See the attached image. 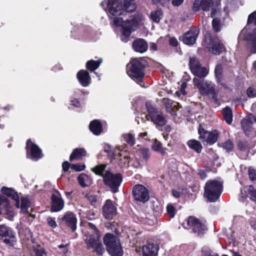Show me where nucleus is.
Listing matches in <instances>:
<instances>
[{"mask_svg": "<svg viewBox=\"0 0 256 256\" xmlns=\"http://www.w3.org/2000/svg\"><path fill=\"white\" fill-rule=\"evenodd\" d=\"M107 8L108 16L114 24L121 27L122 40L126 42L132 32L138 28L139 23L134 18L124 21L120 16L135 10L136 6L134 0H108Z\"/></svg>", "mask_w": 256, "mask_h": 256, "instance_id": "nucleus-1", "label": "nucleus"}, {"mask_svg": "<svg viewBox=\"0 0 256 256\" xmlns=\"http://www.w3.org/2000/svg\"><path fill=\"white\" fill-rule=\"evenodd\" d=\"M87 226L89 230L84 235V241L86 248L92 249L98 255H102L105 252L100 240V234L96 226L92 223L88 222Z\"/></svg>", "mask_w": 256, "mask_h": 256, "instance_id": "nucleus-2", "label": "nucleus"}, {"mask_svg": "<svg viewBox=\"0 0 256 256\" xmlns=\"http://www.w3.org/2000/svg\"><path fill=\"white\" fill-rule=\"evenodd\" d=\"M241 34H244V38L248 41V48L252 54L256 53V10L249 15L247 24Z\"/></svg>", "mask_w": 256, "mask_h": 256, "instance_id": "nucleus-3", "label": "nucleus"}, {"mask_svg": "<svg viewBox=\"0 0 256 256\" xmlns=\"http://www.w3.org/2000/svg\"><path fill=\"white\" fill-rule=\"evenodd\" d=\"M106 167V164H100L92 168V170L96 174L102 176L104 184L110 188L113 192L116 193L122 181V178L120 174H114L108 170L103 174Z\"/></svg>", "mask_w": 256, "mask_h": 256, "instance_id": "nucleus-4", "label": "nucleus"}, {"mask_svg": "<svg viewBox=\"0 0 256 256\" xmlns=\"http://www.w3.org/2000/svg\"><path fill=\"white\" fill-rule=\"evenodd\" d=\"M146 65V62L142 58L132 59L128 66V76L137 82H142L144 75V69Z\"/></svg>", "mask_w": 256, "mask_h": 256, "instance_id": "nucleus-5", "label": "nucleus"}, {"mask_svg": "<svg viewBox=\"0 0 256 256\" xmlns=\"http://www.w3.org/2000/svg\"><path fill=\"white\" fill-rule=\"evenodd\" d=\"M222 189V182L214 180H209L204 188V196L209 202H214L220 198Z\"/></svg>", "mask_w": 256, "mask_h": 256, "instance_id": "nucleus-6", "label": "nucleus"}, {"mask_svg": "<svg viewBox=\"0 0 256 256\" xmlns=\"http://www.w3.org/2000/svg\"><path fill=\"white\" fill-rule=\"evenodd\" d=\"M103 241L107 252L111 256H122L123 250L117 236L110 233L106 234Z\"/></svg>", "mask_w": 256, "mask_h": 256, "instance_id": "nucleus-7", "label": "nucleus"}, {"mask_svg": "<svg viewBox=\"0 0 256 256\" xmlns=\"http://www.w3.org/2000/svg\"><path fill=\"white\" fill-rule=\"evenodd\" d=\"M146 108L151 120L155 124L163 126L166 124L165 118L160 110L153 107L149 102L146 103Z\"/></svg>", "mask_w": 256, "mask_h": 256, "instance_id": "nucleus-8", "label": "nucleus"}, {"mask_svg": "<svg viewBox=\"0 0 256 256\" xmlns=\"http://www.w3.org/2000/svg\"><path fill=\"white\" fill-rule=\"evenodd\" d=\"M186 224H187L186 226H185L186 224H184L186 228H192L193 232L199 236L203 235L206 230L205 225L202 224L199 220L192 216L188 218Z\"/></svg>", "mask_w": 256, "mask_h": 256, "instance_id": "nucleus-9", "label": "nucleus"}, {"mask_svg": "<svg viewBox=\"0 0 256 256\" xmlns=\"http://www.w3.org/2000/svg\"><path fill=\"white\" fill-rule=\"evenodd\" d=\"M193 82L194 85L196 86L202 94L211 95L216 91L214 84L210 82H204V80L194 78L193 79Z\"/></svg>", "mask_w": 256, "mask_h": 256, "instance_id": "nucleus-10", "label": "nucleus"}, {"mask_svg": "<svg viewBox=\"0 0 256 256\" xmlns=\"http://www.w3.org/2000/svg\"><path fill=\"white\" fill-rule=\"evenodd\" d=\"M204 42L209 50L212 54L218 55L222 52L224 48L223 44L218 38H213L210 35H207L205 37Z\"/></svg>", "mask_w": 256, "mask_h": 256, "instance_id": "nucleus-11", "label": "nucleus"}, {"mask_svg": "<svg viewBox=\"0 0 256 256\" xmlns=\"http://www.w3.org/2000/svg\"><path fill=\"white\" fill-rule=\"evenodd\" d=\"M26 149L27 157L32 160H38L42 157L41 150L30 140H28L26 142Z\"/></svg>", "mask_w": 256, "mask_h": 256, "instance_id": "nucleus-12", "label": "nucleus"}, {"mask_svg": "<svg viewBox=\"0 0 256 256\" xmlns=\"http://www.w3.org/2000/svg\"><path fill=\"white\" fill-rule=\"evenodd\" d=\"M199 138L202 142L210 144L215 143L218 138V132L216 130L209 132L205 130L203 128L200 127L198 130Z\"/></svg>", "mask_w": 256, "mask_h": 256, "instance_id": "nucleus-13", "label": "nucleus"}, {"mask_svg": "<svg viewBox=\"0 0 256 256\" xmlns=\"http://www.w3.org/2000/svg\"><path fill=\"white\" fill-rule=\"evenodd\" d=\"M132 194L135 200L144 203L148 201L150 198L148 190L144 186L140 184L134 186Z\"/></svg>", "mask_w": 256, "mask_h": 256, "instance_id": "nucleus-14", "label": "nucleus"}, {"mask_svg": "<svg viewBox=\"0 0 256 256\" xmlns=\"http://www.w3.org/2000/svg\"><path fill=\"white\" fill-rule=\"evenodd\" d=\"M199 32L200 30L198 28L195 27L191 28L183 36L182 41L184 43L187 45H192L195 44Z\"/></svg>", "mask_w": 256, "mask_h": 256, "instance_id": "nucleus-15", "label": "nucleus"}, {"mask_svg": "<svg viewBox=\"0 0 256 256\" xmlns=\"http://www.w3.org/2000/svg\"><path fill=\"white\" fill-rule=\"evenodd\" d=\"M116 213V208L113 202L110 200H106L102 207V214L106 219H112Z\"/></svg>", "mask_w": 256, "mask_h": 256, "instance_id": "nucleus-16", "label": "nucleus"}, {"mask_svg": "<svg viewBox=\"0 0 256 256\" xmlns=\"http://www.w3.org/2000/svg\"><path fill=\"white\" fill-rule=\"evenodd\" d=\"M254 120V116L252 114H250L241 122L242 128L246 134L248 136L250 135V132H253Z\"/></svg>", "mask_w": 256, "mask_h": 256, "instance_id": "nucleus-17", "label": "nucleus"}, {"mask_svg": "<svg viewBox=\"0 0 256 256\" xmlns=\"http://www.w3.org/2000/svg\"><path fill=\"white\" fill-rule=\"evenodd\" d=\"M14 236V233L10 228L4 225H0V240L6 244H10L11 239Z\"/></svg>", "mask_w": 256, "mask_h": 256, "instance_id": "nucleus-18", "label": "nucleus"}, {"mask_svg": "<svg viewBox=\"0 0 256 256\" xmlns=\"http://www.w3.org/2000/svg\"><path fill=\"white\" fill-rule=\"evenodd\" d=\"M158 250V245L148 242L142 248L143 256H156Z\"/></svg>", "mask_w": 256, "mask_h": 256, "instance_id": "nucleus-19", "label": "nucleus"}, {"mask_svg": "<svg viewBox=\"0 0 256 256\" xmlns=\"http://www.w3.org/2000/svg\"><path fill=\"white\" fill-rule=\"evenodd\" d=\"M62 221L68 226L70 228L72 231L76 228L77 219L76 216L72 212H66L62 218Z\"/></svg>", "mask_w": 256, "mask_h": 256, "instance_id": "nucleus-20", "label": "nucleus"}, {"mask_svg": "<svg viewBox=\"0 0 256 256\" xmlns=\"http://www.w3.org/2000/svg\"><path fill=\"white\" fill-rule=\"evenodd\" d=\"M51 210L57 212L61 210L64 206V202L60 196L53 194L51 197Z\"/></svg>", "mask_w": 256, "mask_h": 256, "instance_id": "nucleus-21", "label": "nucleus"}, {"mask_svg": "<svg viewBox=\"0 0 256 256\" xmlns=\"http://www.w3.org/2000/svg\"><path fill=\"white\" fill-rule=\"evenodd\" d=\"M77 78L83 86H87L90 83V77L85 70H80L77 74Z\"/></svg>", "mask_w": 256, "mask_h": 256, "instance_id": "nucleus-22", "label": "nucleus"}, {"mask_svg": "<svg viewBox=\"0 0 256 256\" xmlns=\"http://www.w3.org/2000/svg\"><path fill=\"white\" fill-rule=\"evenodd\" d=\"M134 50L137 52L142 53L145 52L148 48L147 42L143 39H138L132 43Z\"/></svg>", "mask_w": 256, "mask_h": 256, "instance_id": "nucleus-23", "label": "nucleus"}, {"mask_svg": "<svg viewBox=\"0 0 256 256\" xmlns=\"http://www.w3.org/2000/svg\"><path fill=\"white\" fill-rule=\"evenodd\" d=\"M218 12L214 8H212L210 16L214 18L212 21V25L213 29L216 32H220L222 28V25L218 18Z\"/></svg>", "mask_w": 256, "mask_h": 256, "instance_id": "nucleus-24", "label": "nucleus"}, {"mask_svg": "<svg viewBox=\"0 0 256 256\" xmlns=\"http://www.w3.org/2000/svg\"><path fill=\"white\" fill-rule=\"evenodd\" d=\"M86 151L83 148H77L74 150L70 156V160H80L82 157L86 156Z\"/></svg>", "mask_w": 256, "mask_h": 256, "instance_id": "nucleus-25", "label": "nucleus"}, {"mask_svg": "<svg viewBox=\"0 0 256 256\" xmlns=\"http://www.w3.org/2000/svg\"><path fill=\"white\" fill-rule=\"evenodd\" d=\"M90 130L95 135H99L102 132V128L100 122L94 120L89 126Z\"/></svg>", "mask_w": 256, "mask_h": 256, "instance_id": "nucleus-26", "label": "nucleus"}, {"mask_svg": "<svg viewBox=\"0 0 256 256\" xmlns=\"http://www.w3.org/2000/svg\"><path fill=\"white\" fill-rule=\"evenodd\" d=\"M222 115L225 121L228 124H230L232 122V110L228 106L222 109Z\"/></svg>", "mask_w": 256, "mask_h": 256, "instance_id": "nucleus-27", "label": "nucleus"}, {"mask_svg": "<svg viewBox=\"0 0 256 256\" xmlns=\"http://www.w3.org/2000/svg\"><path fill=\"white\" fill-rule=\"evenodd\" d=\"M78 180L79 184L84 188L88 186L92 183L91 179L89 176L84 174H80L78 176Z\"/></svg>", "mask_w": 256, "mask_h": 256, "instance_id": "nucleus-28", "label": "nucleus"}, {"mask_svg": "<svg viewBox=\"0 0 256 256\" xmlns=\"http://www.w3.org/2000/svg\"><path fill=\"white\" fill-rule=\"evenodd\" d=\"M188 146L192 149L200 153L202 149V146L200 142L195 140H190L187 142Z\"/></svg>", "mask_w": 256, "mask_h": 256, "instance_id": "nucleus-29", "label": "nucleus"}, {"mask_svg": "<svg viewBox=\"0 0 256 256\" xmlns=\"http://www.w3.org/2000/svg\"><path fill=\"white\" fill-rule=\"evenodd\" d=\"M102 62V59H100L96 61L90 60L86 62V68L90 70L93 72L99 67Z\"/></svg>", "mask_w": 256, "mask_h": 256, "instance_id": "nucleus-30", "label": "nucleus"}, {"mask_svg": "<svg viewBox=\"0 0 256 256\" xmlns=\"http://www.w3.org/2000/svg\"><path fill=\"white\" fill-rule=\"evenodd\" d=\"M192 74L198 77L203 78L208 74V70L206 68L200 66L196 68V72H194Z\"/></svg>", "mask_w": 256, "mask_h": 256, "instance_id": "nucleus-31", "label": "nucleus"}, {"mask_svg": "<svg viewBox=\"0 0 256 256\" xmlns=\"http://www.w3.org/2000/svg\"><path fill=\"white\" fill-rule=\"evenodd\" d=\"M150 16L152 20L155 22H159L160 20L162 18L163 14L161 10H158L155 11H152L150 13Z\"/></svg>", "mask_w": 256, "mask_h": 256, "instance_id": "nucleus-32", "label": "nucleus"}, {"mask_svg": "<svg viewBox=\"0 0 256 256\" xmlns=\"http://www.w3.org/2000/svg\"><path fill=\"white\" fill-rule=\"evenodd\" d=\"M244 190L251 200L256 201V190L254 189L252 186H246L244 188Z\"/></svg>", "mask_w": 256, "mask_h": 256, "instance_id": "nucleus-33", "label": "nucleus"}, {"mask_svg": "<svg viewBox=\"0 0 256 256\" xmlns=\"http://www.w3.org/2000/svg\"><path fill=\"white\" fill-rule=\"evenodd\" d=\"M122 138L131 146H134L136 142L134 135L130 133L123 134L122 136Z\"/></svg>", "mask_w": 256, "mask_h": 256, "instance_id": "nucleus-34", "label": "nucleus"}, {"mask_svg": "<svg viewBox=\"0 0 256 256\" xmlns=\"http://www.w3.org/2000/svg\"><path fill=\"white\" fill-rule=\"evenodd\" d=\"M152 148L154 151L160 152L162 155H164L166 154L165 148H162V143L156 139L154 140V142L152 146Z\"/></svg>", "mask_w": 256, "mask_h": 256, "instance_id": "nucleus-35", "label": "nucleus"}, {"mask_svg": "<svg viewBox=\"0 0 256 256\" xmlns=\"http://www.w3.org/2000/svg\"><path fill=\"white\" fill-rule=\"evenodd\" d=\"M189 66L192 72H196V68L201 66L199 60L196 58H190Z\"/></svg>", "mask_w": 256, "mask_h": 256, "instance_id": "nucleus-36", "label": "nucleus"}, {"mask_svg": "<svg viewBox=\"0 0 256 256\" xmlns=\"http://www.w3.org/2000/svg\"><path fill=\"white\" fill-rule=\"evenodd\" d=\"M30 202L28 199L26 198H21V210L23 213L28 212V208L30 206Z\"/></svg>", "mask_w": 256, "mask_h": 256, "instance_id": "nucleus-37", "label": "nucleus"}, {"mask_svg": "<svg viewBox=\"0 0 256 256\" xmlns=\"http://www.w3.org/2000/svg\"><path fill=\"white\" fill-rule=\"evenodd\" d=\"M212 4V0H201V8L204 11L208 12Z\"/></svg>", "mask_w": 256, "mask_h": 256, "instance_id": "nucleus-38", "label": "nucleus"}, {"mask_svg": "<svg viewBox=\"0 0 256 256\" xmlns=\"http://www.w3.org/2000/svg\"><path fill=\"white\" fill-rule=\"evenodd\" d=\"M166 211L168 214L172 218L174 217L176 212V208L172 204H169L166 207Z\"/></svg>", "mask_w": 256, "mask_h": 256, "instance_id": "nucleus-39", "label": "nucleus"}, {"mask_svg": "<svg viewBox=\"0 0 256 256\" xmlns=\"http://www.w3.org/2000/svg\"><path fill=\"white\" fill-rule=\"evenodd\" d=\"M222 148L228 152L231 151L234 148V145L232 141L228 140L222 144Z\"/></svg>", "mask_w": 256, "mask_h": 256, "instance_id": "nucleus-40", "label": "nucleus"}, {"mask_svg": "<svg viewBox=\"0 0 256 256\" xmlns=\"http://www.w3.org/2000/svg\"><path fill=\"white\" fill-rule=\"evenodd\" d=\"M172 108H167V110L168 112H170L172 115L176 116V112L174 111V108H176V110H178L181 107V106L180 105L179 103L176 102L173 106H172Z\"/></svg>", "mask_w": 256, "mask_h": 256, "instance_id": "nucleus-41", "label": "nucleus"}, {"mask_svg": "<svg viewBox=\"0 0 256 256\" xmlns=\"http://www.w3.org/2000/svg\"><path fill=\"white\" fill-rule=\"evenodd\" d=\"M140 154L142 156V158L146 160H147L150 157V150L148 148H142L140 150Z\"/></svg>", "mask_w": 256, "mask_h": 256, "instance_id": "nucleus-42", "label": "nucleus"}, {"mask_svg": "<svg viewBox=\"0 0 256 256\" xmlns=\"http://www.w3.org/2000/svg\"><path fill=\"white\" fill-rule=\"evenodd\" d=\"M48 224L53 228H55L57 226V224L54 218L52 217H48L46 219Z\"/></svg>", "mask_w": 256, "mask_h": 256, "instance_id": "nucleus-43", "label": "nucleus"}, {"mask_svg": "<svg viewBox=\"0 0 256 256\" xmlns=\"http://www.w3.org/2000/svg\"><path fill=\"white\" fill-rule=\"evenodd\" d=\"M186 86V84L185 82H183L181 84V89L180 91H177L176 92V95L178 96H180V94H182L183 96H184L186 94L185 92V88Z\"/></svg>", "mask_w": 256, "mask_h": 256, "instance_id": "nucleus-44", "label": "nucleus"}, {"mask_svg": "<svg viewBox=\"0 0 256 256\" xmlns=\"http://www.w3.org/2000/svg\"><path fill=\"white\" fill-rule=\"evenodd\" d=\"M248 172L249 178L252 180H254L256 179V170L254 168H250Z\"/></svg>", "mask_w": 256, "mask_h": 256, "instance_id": "nucleus-45", "label": "nucleus"}, {"mask_svg": "<svg viewBox=\"0 0 256 256\" xmlns=\"http://www.w3.org/2000/svg\"><path fill=\"white\" fill-rule=\"evenodd\" d=\"M222 72V66L220 64H218L216 66L215 68V74L216 78H219L220 77V75Z\"/></svg>", "mask_w": 256, "mask_h": 256, "instance_id": "nucleus-46", "label": "nucleus"}, {"mask_svg": "<svg viewBox=\"0 0 256 256\" xmlns=\"http://www.w3.org/2000/svg\"><path fill=\"white\" fill-rule=\"evenodd\" d=\"M70 166L72 168L78 172L82 171L85 168V166L84 164L80 165L72 164Z\"/></svg>", "mask_w": 256, "mask_h": 256, "instance_id": "nucleus-47", "label": "nucleus"}, {"mask_svg": "<svg viewBox=\"0 0 256 256\" xmlns=\"http://www.w3.org/2000/svg\"><path fill=\"white\" fill-rule=\"evenodd\" d=\"M201 8V0H195L193 4L192 10L195 12H198Z\"/></svg>", "mask_w": 256, "mask_h": 256, "instance_id": "nucleus-48", "label": "nucleus"}, {"mask_svg": "<svg viewBox=\"0 0 256 256\" xmlns=\"http://www.w3.org/2000/svg\"><path fill=\"white\" fill-rule=\"evenodd\" d=\"M226 234L228 238L230 240V243L234 242L235 241V236L233 232H232V230L230 228L228 231L227 232Z\"/></svg>", "mask_w": 256, "mask_h": 256, "instance_id": "nucleus-49", "label": "nucleus"}, {"mask_svg": "<svg viewBox=\"0 0 256 256\" xmlns=\"http://www.w3.org/2000/svg\"><path fill=\"white\" fill-rule=\"evenodd\" d=\"M86 198L93 204L96 202V197L94 195L86 194Z\"/></svg>", "mask_w": 256, "mask_h": 256, "instance_id": "nucleus-50", "label": "nucleus"}, {"mask_svg": "<svg viewBox=\"0 0 256 256\" xmlns=\"http://www.w3.org/2000/svg\"><path fill=\"white\" fill-rule=\"evenodd\" d=\"M238 146L242 151H244L248 149V144L246 142H240L238 143Z\"/></svg>", "mask_w": 256, "mask_h": 256, "instance_id": "nucleus-51", "label": "nucleus"}, {"mask_svg": "<svg viewBox=\"0 0 256 256\" xmlns=\"http://www.w3.org/2000/svg\"><path fill=\"white\" fill-rule=\"evenodd\" d=\"M212 96V101L216 104H220V101L218 98V92L217 90L214 92V94H211Z\"/></svg>", "mask_w": 256, "mask_h": 256, "instance_id": "nucleus-52", "label": "nucleus"}, {"mask_svg": "<svg viewBox=\"0 0 256 256\" xmlns=\"http://www.w3.org/2000/svg\"><path fill=\"white\" fill-rule=\"evenodd\" d=\"M202 256H218V255L210 250H208L206 251L202 250Z\"/></svg>", "mask_w": 256, "mask_h": 256, "instance_id": "nucleus-53", "label": "nucleus"}, {"mask_svg": "<svg viewBox=\"0 0 256 256\" xmlns=\"http://www.w3.org/2000/svg\"><path fill=\"white\" fill-rule=\"evenodd\" d=\"M169 44L172 46H176L178 44V41L176 38L172 37L169 39Z\"/></svg>", "mask_w": 256, "mask_h": 256, "instance_id": "nucleus-54", "label": "nucleus"}, {"mask_svg": "<svg viewBox=\"0 0 256 256\" xmlns=\"http://www.w3.org/2000/svg\"><path fill=\"white\" fill-rule=\"evenodd\" d=\"M247 94L249 97L253 98L256 95V91L253 88H249L247 90Z\"/></svg>", "mask_w": 256, "mask_h": 256, "instance_id": "nucleus-55", "label": "nucleus"}, {"mask_svg": "<svg viewBox=\"0 0 256 256\" xmlns=\"http://www.w3.org/2000/svg\"><path fill=\"white\" fill-rule=\"evenodd\" d=\"M184 1V0H172V4L174 6H178L183 3Z\"/></svg>", "mask_w": 256, "mask_h": 256, "instance_id": "nucleus-56", "label": "nucleus"}, {"mask_svg": "<svg viewBox=\"0 0 256 256\" xmlns=\"http://www.w3.org/2000/svg\"><path fill=\"white\" fill-rule=\"evenodd\" d=\"M70 102L71 104L74 106L75 107H79L80 105V102L76 99L71 100Z\"/></svg>", "mask_w": 256, "mask_h": 256, "instance_id": "nucleus-57", "label": "nucleus"}, {"mask_svg": "<svg viewBox=\"0 0 256 256\" xmlns=\"http://www.w3.org/2000/svg\"><path fill=\"white\" fill-rule=\"evenodd\" d=\"M62 166L63 170L64 172H67L69 169L70 164L68 162H63Z\"/></svg>", "mask_w": 256, "mask_h": 256, "instance_id": "nucleus-58", "label": "nucleus"}, {"mask_svg": "<svg viewBox=\"0 0 256 256\" xmlns=\"http://www.w3.org/2000/svg\"><path fill=\"white\" fill-rule=\"evenodd\" d=\"M198 174L202 180L206 178L207 176L206 172L204 170H200Z\"/></svg>", "mask_w": 256, "mask_h": 256, "instance_id": "nucleus-59", "label": "nucleus"}, {"mask_svg": "<svg viewBox=\"0 0 256 256\" xmlns=\"http://www.w3.org/2000/svg\"><path fill=\"white\" fill-rule=\"evenodd\" d=\"M68 244H66V246L64 245H63V244H60V245H59L58 246V248H63L62 250V252L64 254H66L68 252V250L66 248V246H67Z\"/></svg>", "mask_w": 256, "mask_h": 256, "instance_id": "nucleus-60", "label": "nucleus"}, {"mask_svg": "<svg viewBox=\"0 0 256 256\" xmlns=\"http://www.w3.org/2000/svg\"><path fill=\"white\" fill-rule=\"evenodd\" d=\"M150 50L152 51H156L157 50V46L155 43H152L150 46Z\"/></svg>", "mask_w": 256, "mask_h": 256, "instance_id": "nucleus-61", "label": "nucleus"}, {"mask_svg": "<svg viewBox=\"0 0 256 256\" xmlns=\"http://www.w3.org/2000/svg\"><path fill=\"white\" fill-rule=\"evenodd\" d=\"M172 194L175 198H179L180 196V193L176 190H172Z\"/></svg>", "mask_w": 256, "mask_h": 256, "instance_id": "nucleus-62", "label": "nucleus"}, {"mask_svg": "<svg viewBox=\"0 0 256 256\" xmlns=\"http://www.w3.org/2000/svg\"><path fill=\"white\" fill-rule=\"evenodd\" d=\"M148 135V134L146 132H141L138 135V138H144L145 136H146Z\"/></svg>", "mask_w": 256, "mask_h": 256, "instance_id": "nucleus-63", "label": "nucleus"}, {"mask_svg": "<svg viewBox=\"0 0 256 256\" xmlns=\"http://www.w3.org/2000/svg\"><path fill=\"white\" fill-rule=\"evenodd\" d=\"M250 226L254 229L256 230V220L251 221Z\"/></svg>", "mask_w": 256, "mask_h": 256, "instance_id": "nucleus-64", "label": "nucleus"}]
</instances>
